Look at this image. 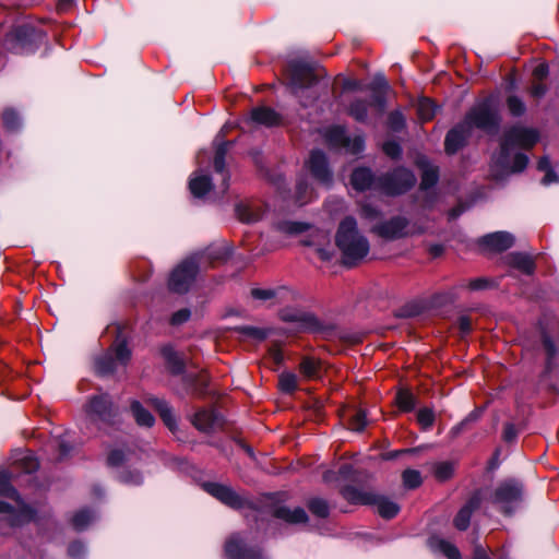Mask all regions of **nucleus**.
<instances>
[{
  "label": "nucleus",
  "mask_w": 559,
  "mask_h": 559,
  "mask_svg": "<svg viewBox=\"0 0 559 559\" xmlns=\"http://www.w3.org/2000/svg\"><path fill=\"white\" fill-rule=\"evenodd\" d=\"M514 243V236L508 231H495L480 237L477 245L484 253H498L508 250Z\"/></svg>",
  "instance_id": "nucleus-14"
},
{
  "label": "nucleus",
  "mask_w": 559,
  "mask_h": 559,
  "mask_svg": "<svg viewBox=\"0 0 559 559\" xmlns=\"http://www.w3.org/2000/svg\"><path fill=\"white\" fill-rule=\"evenodd\" d=\"M203 487L206 492L226 506L238 509L243 504V499L228 486L218 483H206Z\"/></svg>",
  "instance_id": "nucleus-18"
},
{
  "label": "nucleus",
  "mask_w": 559,
  "mask_h": 559,
  "mask_svg": "<svg viewBox=\"0 0 559 559\" xmlns=\"http://www.w3.org/2000/svg\"><path fill=\"white\" fill-rule=\"evenodd\" d=\"M275 295H276V292L274 289H269V288H253L251 290V296L254 299L263 300V301L274 298Z\"/></svg>",
  "instance_id": "nucleus-59"
},
{
  "label": "nucleus",
  "mask_w": 559,
  "mask_h": 559,
  "mask_svg": "<svg viewBox=\"0 0 559 559\" xmlns=\"http://www.w3.org/2000/svg\"><path fill=\"white\" fill-rule=\"evenodd\" d=\"M86 413L92 421L103 425L112 424L116 415L108 394L93 396L86 406Z\"/></svg>",
  "instance_id": "nucleus-13"
},
{
  "label": "nucleus",
  "mask_w": 559,
  "mask_h": 559,
  "mask_svg": "<svg viewBox=\"0 0 559 559\" xmlns=\"http://www.w3.org/2000/svg\"><path fill=\"white\" fill-rule=\"evenodd\" d=\"M417 420L423 428L428 429L435 421V414L430 408H420L417 413Z\"/></svg>",
  "instance_id": "nucleus-55"
},
{
  "label": "nucleus",
  "mask_w": 559,
  "mask_h": 559,
  "mask_svg": "<svg viewBox=\"0 0 559 559\" xmlns=\"http://www.w3.org/2000/svg\"><path fill=\"white\" fill-rule=\"evenodd\" d=\"M431 547L444 555L448 559H461L459 549L451 543L443 539L431 540Z\"/></svg>",
  "instance_id": "nucleus-38"
},
{
  "label": "nucleus",
  "mask_w": 559,
  "mask_h": 559,
  "mask_svg": "<svg viewBox=\"0 0 559 559\" xmlns=\"http://www.w3.org/2000/svg\"><path fill=\"white\" fill-rule=\"evenodd\" d=\"M457 326L462 336L467 335L472 331V321L468 317L462 316L457 319Z\"/></svg>",
  "instance_id": "nucleus-64"
},
{
  "label": "nucleus",
  "mask_w": 559,
  "mask_h": 559,
  "mask_svg": "<svg viewBox=\"0 0 559 559\" xmlns=\"http://www.w3.org/2000/svg\"><path fill=\"white\" fill-rule=\"evenodd\" d=\"M343 496L353 503L374 506L378 513L385 519L394 518L400 511V507L395 502L371 491L346 487L343 490Z\"/></svg>",
  "instance_id": "nucleus-6"
},
{
  "label": "nucleus",
  "mask_w": 559,
  "mask_h": 559,
  "mask_svg": "<svg viewBox=\"0 0 559 559\" xmlns=\"http://www.w3.org/2000/svg\"><path fill=\"white\" fill-rule=\"evenodd\" d=\"M190 310L189 309H180L177 312H175L171 317V324L174 325H180L185 322H187L190 318Z\"/></svg>",
  "instance_id": "nucleus-62"
},
{
  "label": "nucleus",
  "mask_w": 559,
  "mask_h": 559,
  "mask_svg": "<svg viewBox=\"0 0 559 559\" xmlns=\"http://www.w3.org/2000/svg\"><path fill=\"white\" fill-rule=\"evenodd\" d=\"M472 131L467 126H464L462 121L456 127L451 129L444 141L445 151L448 154L456 153L466 142V140L471 136Z\"/></svg>",
  "instance_id": "nucleus-19"
},
{
  "label": "nucleus",
  "mask_w": 559,
  "mask_h": 559,
  "mask_svg": "<svg viewBox=\"0 0 559 559\" xmlns=\"http://www.w3.org/2000/svg\"><path fill=\"white\" fill-rule=\"evenodd\" d=\"M324 138L329 145L333 147H344L347 135L342 127H331L325 129Z\"/></svg>",
  "instance_id": "nucleus-35"
},
{
  "label": "nucleus",
  "mask_w": 559,
  "mask_h": 559,
  "mask_svg": "<svg viewBox=\"0 0 559 559\" xmlns=\"http://www.w3.org/2000/svg\"><path fill=\"white\" fill-rule=\"evenodd\" d=\"M335 241L342 251L345 264H353L364 259L369 252V241L359 233L357 222L352 216L345 217L340 223Z\"/></svg>",
  "instance_id": "nucleus-2"
},
{
  "label": "nucleus",
  "mask_w": 559,
  "mask_h": 559,
  "mask_svg": "<svg viewBox=\"0 0 559 559\" xmlns=\"http://www.w3.org/2000/svg\"><path fill=\"white\" fill-rule=\"evenodd\" d=\"M96 520V514L87 509L80 510L72 519V525L76 531L85 530Z\"/></svg>",
  "instance_id": "nucleus-37"
},
{
  "label": "nucleus",
  "mask_w": 559,
  "mask_h": 559,
  "mask_svg": "<svg viewBox=\"0 0 559 559\" xmlns=\"http://www.w3.org/2000/svg\"><path fill=\"white\" fill-rule=\"evenodd\" d=\"M308 227V224L290 221H281L274 224L275 230L284 235H299L306 231Z\"/></svg>",
  "instance_id": "nucleus-36"
},
{
  "label": "nucleus",
  "mask_w": 559,
  "mask_h": 559,
  "mask_svg": "<svg viewBox=\"0 0 559 559\" xmlns=\"http://www.w3.org/2000/svg\"><path fill=\"white\" fill-rule=\"evenodd\" d=\"M543 345L547 355L545 374H549L558 367L557 348L550 336L545 333L543 335Z\"/></svg>",
  "instance_id": "nucleus-32"
},
{
  "label": "nucleus",
  "mask_w": 559,
  "mask_h": 559,
  "mask_svg": "<svg viewBox=\"0 0 559 559\" xmlns=\"http://www.w3.org/2000/svg\"><path fill=\"white\" fill-rule=\"evenodd\" d=\"M312 189L305 180H300L296 186V200L299 205H304L310 201Z\"/></svg>",
  "instance_id": "nucleus-45"
},
{
  "label": "nucleus",
  "mask_w": 559,
  "mask_h": 559,
  "mask_svg": "<svg viewBox=\"0 0 559 559\" xmlns=\"http://www.w3.org/2000/svg\"><path fill=\"white\" fill-rule=\"evenodd\" d=\"M395 401L399 408L403 412H411L416 405V399L414 394L407 390L399 391Z\"/></svg>",
  "instance_id": "nucleus-40"
},
{
  "label": "nucleus",
  "mask_w": 559,
  "mask_h": 559,
  "mask_svg": "<svg viewBox=\"0 0 559 559\" xmlns=\"http://www.w3.org/2000/svg\"><path fill=\"white\" fill-rule=\"evenodd\" d=\"M236 214L243 223H255L262 218L263 211L254 203H241L236 206Z\"/></svg>",
  "instance_id": "nucleus-27"
},
{
  "label": "nucleus",
  "mask_w": 559,
  "mask_h": 559,
  "mask_svg": "<svg viewBox=\"0 0 559 559\" xmlns=\"http://www.w3.org/2000/svg\"><path fill=\"white\" fill-rule=\"evenodd\" d=\"M162 354L173 373H181L183 371V359L177 352L174 350L173 347H164L162 349Z\"/></svg>",
  "instance_id": "nucleus-33"
},
{
  "label": "nucleus",
  "mask_w": 559,
  "mask_h": 559,
  "mask_svg": "<svg viewBox=\"0 0 559 559\" xmlns=\"http://www.w3.org/2000/svg\"><path fill=\"white\" fill-rule=\"evenodd\" d=\"M199 271V265L194 258L183 260L170 273L168 287L174 293H186L193 283Z\"/></svg>",
  "instance_id": "nucleus-9"
},
{
  "label": "nucleus",
  "mask_w": 559,
  "mask_h": 559,
  "mask_svg": "<svg viewBox=\"0 0 559 559\" xmlns=\"http://www.w3.org/2000/svg\"><path fill=\"white\" fill-rule=\"evenodd\" d=\"M383 151L391 158H399L402 153L401 146L394 141L385 142L383 144Z\"/></svg>",
  "instance_id": "nucleus-61"
},
{
  "label": "nucleus",
  "mask_w": 559,
  "mask_h": 559,
  "mask_svg": "<svg viewBox=\"0 0 559 559\" xmlns=\"http://www.w3.org/2000/svg\"><path fill=\"white\" fill-rule=\"evenodd\" d=\"M55 445L59 448V452H60L59 453V459H63L72 450V447L69 443V440H68L67 436H63V437H60V438L56 439L55 440Z\"/></svg>",
  "instance_id": "nucleus-60"
},
{
  "label": "nucleus",
  "mask_w": 559,
  "mask_h": 559,
  "mask_svg": "<svg viewBox=\"0 0 559 559\" xmlns=\"http://www.w3.org/2000/svg\"><path fill=\"white\" fill-rule=\"evenodd\" d=\"M307 166L312 176L322 185L330 186L333 175L329 167L325 154L320 150H313L310 153Z\"/></svg>",
  "instance_id": "nucleus-15"
},
{
  "label": "nucleus",
  "mask_w": 559,
  "mask_h": 559,
  "mask_svg": "<svg viewBox=\"0 0 559 559\" xmlns=\"http://www.w3.org/2000/svg\"><path fill=\"white\" fill-rule=\"evenodd\" d=\"M290 86L293 93L302 99L306 92L313 93V87L317 83V74L307 64L294 63L290 66Z\"/></svg>",
  "instance_id": "nucleus-10"
},
{
  "label": "nucleus",
  "mask_w": 559,
  "mask_h": 559,
  "mask_svg": "<svg viewBox=\"0 0 559 559\" xmlns=\"http://www.w3.org/2000/svg\"><path fill=\"white\" fill-rule=\"evenodd\" d=\"M299 371L302 378L307 380L318 379L321 376L320 360L311 357H305L299 365Z\"/></svg>",
  "instance_id": "nucleus-31"
},
{
  "label": "nucleus",
  "mask_w": 559,
  "mask_h": 559,
  "mask_svg": "<svg viewBox=\"0 0 559 559\" xmlns=\"http://www.w3.org/2000/svg\"><path fill=\"white\" fill-rule=\"evenodd\" d=\"M463 122L471 131L476 128L487 133L496 132L500 116L495 99L487 98L475 104L465 115Z\"/></svg>",
  "instance_id": "nucleus-4"
},
{
  "label": "nucleus",
  "mask_w": 559,
  "mask_h": 559,
  "mask_svg": "<svg viewBox=\"0 0 559 559\" xmlns=\"http://www.w3.org/2000/svg\"><path fill=\"white\" fill-rule=\"evenodd\" d=\"M521 499V484L513 479H509L498 485L491 501L497 504L504 514H511L518 508Z\"/></svg>",
  "instance_id": "nucleus-8"
},
{
  "label": "nucleus",
  "mask_w": 559,
  "mask_h": 559,
  "mask_svg": "<svg viewBox=\"0 0 559 559\" xmlns=\"http://www.w3.org/2000/svg\"><path fill=\"white\" fill-rule=\"evenodd\" d=\"M239 331L249 337H252L258 341H262L267 337L270 330L263 328H257L251 325H245L239 329Z\"/></svg>",
  "instance_id": "nucleus-47"
},
{
  "label": "nucleus",
  "mask_w": 559,
  "mask_h": 559,
  "mask_svg": "<svg viewBox=\"0 0 559 559\" xmlns=\"http://www.w3.org/2000/svg\"><path fill=\"white\" fill-rule=\"evenodd\" d=\"M415 182L414 174L401 167L379 177V190L388 195H397L406 192Z\"/></svg>",
  "instance_id": "nucleus-7"
},
{
  "label": "nucleus",
  "mask_w": 559,
  "mask_h": 559,
  "mask_svg": "<svg viewBox=\"0 0 559 559\" xmlns=\"http://www.w3.org/2000/svg\"><path fill=\"white\" fill-rule=\"evenodd\" d=\"M68 552L72 558L79 559L85 554V547L82 543L74 542L69 546Z\"/></svg>",
  "instance_id": "nucleus-63"
},
{
  "label": "nucleus",
  "mask_w": 559,
  "mask_h": 559,
  "mask_svg": "<svg viewBox=\"0 0 559 559\" xmlns=\"http://www.w3.org/2000/svg\"><path fill=\"white\" fill-rule=\"evenodd\" d=\"M417 114L423 121H428L433 118L436 114V106L429 98H421L417 104Z\"/></svg>",
  "instance_id": "nucleus-42"
},
{
  "label": "nucleus",
  "mask_w": 559,
  "mask_h": 559,
  "mask_svg": "<svg viewBox=\"0 0 559 559\" xmlns=\"http://www.w3.org/2000/svg\"><path fill=\"white\" fill-rule=\"evenodd\" d=\"M481 411L475 409L472 413H469L465 419H463L459 425L452 428L451 432L453 436H457L463 431L465 426L469 423L476 421L480 417Z\"/></svg>",
  "instance_id": "nucleus-57"
},
{
  "label": "nucleus",
  "mask_w": 559,
  "mask_h": 559,
  "mask_svg": "<svg viewBox=\"0 0 559 559\" xmlns=\"http://www.w3.org/2000/svg\"><path fill=\"white\" fill-rule=\"evenodd\" d=\"M309 509L317 516L325 518L329 515V506L322 499H312L309 502Z\"/></svg>",
  "instance_id": "nucleus-52"
},
{
  "label": "nucleus",
  "mask_w": 559,
  "mask_h": 559,
  "mask_svg": "<svg viewBox=\"0 0 559 559\" xmlns=\"http://www.w3.org/2000/svg\"><path fill=\"white\" fill-rule=\"evenodd\" d=\"M217 421L216 415L205 409L197 412L192 419L193 426L202 432H210L217 425Z\"/></svg>",
  "instance_id": "nucleus-29"
},
{
  "label": "nucleus",
  "mask_w": 559,
  "mask_h": 559,
  "mask_svg": "<svg viewBox=\"0 0 559 559\" xmlns=\"http://www.w3.org/2000/svg\"><path fill=\"white\" fill-rule=\"evenodd\" d=\"M130 355L131 353L126 342H117L111 348V352L106 353L96 360L95 368L97 373L106 376L114 372L118 364H127Z\"/></svg>",
  "instance_id": "nucleus-12"
},
{
  "label": "nucleus",
  "mask_w": 559,
  "mask_h": 559,
  "mask_svg": "<svg viewBox=\"0 0 559 559\" xmlns=\"http://www.w3.org/2000/svg\"><path fill=\"white\" fill-rule=\"evenodd\" d=\"M349 114L357 121H365L368 115V104L366 100L356 99L349 107Z\"/></svg>",
  "instance_id": "nucleus-43"
},
{
  "label": "nucleus",
  "mask_w": 559,
  "mask_h": 559,
  "mask_svg": "<svg viewBox=\"0 0 559 559\" xmlns=\"http://www.w3.org/2000/svg\"><path fill=\"white\" fill-rule=\"evenodd\" d=\"M274 515L290 524L305 523L308 520L306 511L300 507H296L294 509L278 507L276 508Z\"/></svg>",
  "instance_id": "nucleus-26"
},
{
  "label": "nucleus",
  "mask_w": 559,
  "mask_h": 559,
  "mask_svg": "<svg viewBox=\"0 0 559 559\" xmlns=\"http://www.w3.org/2000/svg\"><path fill=\"white\" fill-rule=\"evenodd\" d=\"M189 189L193 197L202 198L212 189L211 178L199 169L191 175Z\"/></svg>",
  "instance_id": "nucleus-23"
},
{
  "label": "nucleus",
  "mask_w": 559,
  "mask_h": 559,
  "mask_svg": "<svg viewBox=\"0 0 559 559\" xmlns=\"http://www.w3.org/2000/svg\"><path fill=\"white\" fill-rule=\"evenodd\" d=\"M148 402L159 413V416L162 417L165 425L171 431H174L177 428V423L173 414L171 407L168 405V403L158 397H151Z\"/></svg>",
  "instance_id": "nucleus-28"
},
{
  "label": "nucleus",
  "mask_w": 559,
  "mask_h": 559,
  "mask_svg": "<svg viewBox=\"0 0 559 559\" xmlns=\"http://www.w3.org/2000/svg\"><path fill=\"white\" fill-rule=\"evenodd\" d=\"M506 263L527 275L533 274L535 270L532 257L526 253L512 252L506 257Z\"/></svg>",
  "instance_id": "nucleus-24"
},
{
  "label": "nucleus",
  "mask_w": 559,
  "mask_h": 559,
  "mask_svg": "<svg viewBox=\"0 0 559 559\" xmlns=\"http://www.w3.org/2000/svg\"><path fill=\"white\" fill-rule=\"evenodd\" d=\"M132 415L139 426L152 427L155 423L153 415L146 411L140 402L133 401L131 403Z\"/></svg>",
  "instance_id": "nucleus-34"
},
{
  "label": "nucleus",
  "mask_w": 559,
  "mask_h": 559,
  "mask_svg": "<svg viewBox=\"0 0 559 559\" xmlns=\"http://www.w3.org/2000/svg\"><path fill=\"white\" fill-rule=\"evenodd\" d=\"M454 465L449 462H442L436 466L435 474L440 480L450 478L453 474Z\"/></svg>",
  "instance_id": "nucleus-56"
},
{
  "label": "nucleus",
  "mask_w": 559,
  "mask_h": 559,
  "mask_svg": "<svg viewBox=\"0 0 559 559\" xmlns=\"http://www.w3.org/2000/svg\"><path fill=\"white\" fill-rule=\"evenodd\" d=\"M278 388L283 393H294L297 390V376L293 372H282L278 376Z\"/></svg>",
  "instance_id": "nucleus-39"
},
{
  "label": "nucleus",
  "mask_w": 559,
  "mask_h": 559,
  "mask_svg": "<svg viewBox=\"0 0 559 559\" xmlns=\"http://www.w3.org/2000/svg\"><path fill=\"white\" fill-rule=\"evenodd\" d=\"M2 121L4 127L9 131H13L19 128L20 126V117L19 115L13 110H5L2 116Z\"/></svg>",
  "instance_id": "nucleus-54"
},
{
  "label": "nucleus",
  "mask_w": 559,
  "mask_h": 559,
  "mask_svg": "<svg viewBox=\"0 0 559 559\" xmlns=\"http://www.w3.org/2000/svg\"><path fill=\"white\" fill-rule=\"evenodd\" d=\"M438 181V169L432 165H426L423 169L420 189L428 190Z\"/></svg>",
  "instance_id": "nucleus-41"
},
{
  "label": "nucleus",
  "mask_w": 559,
  "mask_h": 559,
  "mask_svg": "<svg viewBox=\"0 0 559 559\" xmlns=\"http://www.w3.org/2000/svg\"><path fill=\"white\" fill-rule=\"evenodd\" d=\"M43 34L31 24L16 25L7 34L4 46L15 53L34 52L37 44L41 40Z\"/></svg>",
  "instance_id": "nucleus-5"
},
{
  "label": "nucleus",
  "mask_w": 559,
  "mask_h": 559,
  "mask_svg": "<svg viewBox=\"0 0 559 559\" xmlns=\"http://www.w3.org/2000/svg\"><path fill=\"white\" fill-rule=\"evenodd\" d=\"M480 497L478 495H474L466 504L460 509L454 518V526L457 530L465 531L468 527L472 514L480 507Z\"/></svg>",
  "instance_id": "nucleus-22"
},
{
  "label": "nucleus",
  "mask_w": 559,
  "mask_h": 559,
  "mask_svg": "<svg viewBox=\"0 0 559 559\" xmlns=\"http://www.w3.org/2000/svg\"><path fill=\"white\" fill-rule=\"evenodd\" d=\"M189 385L197 392V393H203L206 385H207V376L205 373H200L197 376L190 374L188 378Z\"/></svg>",
  "instance_id": "nucleus-49"
},
{
  "label": "nucleus",
  "mask_w": 559,
  "mask_h": 559,
  "mask_svg": "<svg viewBox=\"0 0 559 559\" xmlns=\"http://www.w3.org/2000/svg\"><path fill=\"white\" fill-rule=\"evenodd\" d=\"M367 425L366 414L364 411H352L349 414V428L353 431H361Z\"/></svg>",
  "instance_id": "nucleus-46"
},
{
  "label": "nucleus",
  "mask_w": 559,
  "mask_h": 559,
  "mask_svg": "<svg viewBox=\"0 0 559 559\" xmlns=\"http://www.w3.org/2000/svg\"><path fill=\"white\" fill-rule=\"evenodd\" d=\"M225 554L229 559H265L253 548H248L239 535H231L225 544Z\"/></svg>",
  "instance_id": "nucleus-17"
},
{
  "label": "nucleus",
  "mask_w": 559,
  "mask_h": 559,
  "mask_svg": "<svg viewBox=\"0 0 559 559\" xmlns=\"http://www.w3.org/2000/svg\"><path fill=\"white\" fill-rule=\"evenodd\" d=\"M539 139L535 129L514 126L507 130L500 142V153L496 157V165L509 173H520L528 164V157L524 153H514L515 150H528Z\"/></svg>",
  "instance_id": "nucleus-1"
},
{
  "label": "nucleus",
  "mask_w": 559,
  "mask_h": 559,
  "mask_svg": "<svg viewBox=\"0 0 559 559\" xmlns=\"http://www.w3.org/2000/svg\"><path fill=\"white\" fill-rule=\"evenodd\" d=\"M251 119L253 122L266 127L276 126L281 122V116L274 109L265 106L252 109Z\"/></svg>",
  "instance_id": "nucleus-25"
},
{
  "label": "nucleus",
  "mask_w": 559,
  "mask_h": 559,
  "mask_svg": "<svg viewBox=\"0 0 559 559\" xmlns=\"http://www.w3.org/2000/svg\"><path fill=\"white\" fill-rule=\"evenodd\" d=\"M509 111L515 116H522L525 112V105L518 96H510L507 100Z\"/></svg>",
  "instance_id": "nucleus-53"
},
{
  "label": "nucleus",
  "mask_w": 559,
  "mask_h": 559,
  "mask_svg": "<svg viewBox=\"0 0 559 559\" xmlns=\"http://www.w3.org/2000/svg\"><path fill=\"white\" fill-rule=\"evenodd\" d=\"M280 317L283 321L295 324L299 331H313L319 328L317 318L306 311L296 308H285Z\"/></svg>",
  "instance_id": "nucleus-16"
},
{
  "label": "nucleus",
  "mask_w": 559,
  "mask_h": 559,
  "mask_svg": "<svg viewBox=\"0 0 559 559\" xmlns=\"http://www.w3.org/2000/svg\"><path fill=\"white\" fill-rule=\"evenodd\" d=\"M402 478L404 486L408 489L417 488L423 481L420 473L416 469L404 471Z\"/></svg>",
  "instance_id": "nucleus-44"
},
{
  "label": "nucleus",
  "mask_w": 559,
  "mask_h": 559,
  "mask_svg": "<svg viewBox=\"0 0 559 559\" xmlns=\"http://www.w3.org/2000/svg\"><path fill=\"white\" fill-rule=\"evenodd\" d=\"M118 479L126 485H140L142 483V475L138 471L122 469L118 474Z\"/></svg>",
  "instance_id": "nucleus-48"
},
{
  "label": "nucleus",
  "mask_w": 559,
  "mask_h": 559,
  "mask_svg": "<svg viewBox=\"0 0 559 559\" xmlns=\"http://www.w3.org/2000/svg\"><path fill=\"white\" fill-rule=\"evenodd\" d=\"M350 183L357 191H366L368 189L379 190V178H374L369 168L360 167L353 171Z\"/></svg>",
  "instance_id": "nucleus-21"
},
{
  "label": "nucleus",
  "mask_w": 559,
  "mask_h": 559,
  "mask_svg": "<svg viewBox=\"0 0 559 559\" xmlns=\"http://www.w3.org/2000/svg\"><path fill=\"white\" fill-rule=\"evenodd\" d=\"M215 142L217 143V148L214 157V168L217 174L222 176V185L219 186V191L225 192L228 189V180L229 176L225 170V156L227 153L228 142H221V134L216 136Z\"/></svg>",
  "instance_id": "nucleus-20"
},
{
  "label": "nucleus",
  "mask_w": 559,
  "mask_h": 559,
  "mask_svg": "<svg viewBox=\"0 0 559 559\" xmlns=\"http://www.w3.org/2000/svg\"><path fill=\"white\" fill-rule=\"evenodd\" d=\"M389 127L393 131H400L405 126L404 116L400 111H393L389 116Z\"/></svg>",
  "instance_id": "nucleus-58"
},
{
  "label": "nucleus",
  "mask_w": 559,
  "mask_h": 559,
  "mask_svg": "<svg viewBox=\"0 0 559 559\" xmlns=\"http://www.w3.org/2000/svg\"><path fill=\"white\" fill-rule=\"evenodd\" d=\"M344 148L352 154H358L365 148V140L360 135H355L354 138L347 136Z\"/></svg>",
  "instance_id": "nucleus-50"
},
{
  "label": "nucleus",
  "mask_w": 559,
  "mask_h": 559,
  "mask_svg": "<svg viewBox=\"0 0 559 559\" xmlns=\"http://www.w3.org/2000/svg\"><path fill=\"white\" fill-rule=\"evenodd\" d=\"M372 92V98L374 104L380 110L385 107V94L390 90V86L383 75H377L373 83L370 86Z\"/></svg>",
  "instance_id": "nucleus-30"
},
{
  "label": "nucleus",
  "mask_w": 559,
  "mask_h": 559,
  "mask_svg": "<svg viewBox=\"0 0 559 559\" xmlns=\"http://www.w3.org/2000/svg\"><path fill=\"white\" fill-rule=\"evenodd\" d=\"M0 495L9 497L14 501V504L0 501V514H4V520L11 526L21 525L33 518V510L24 503L16 490L10 484L9 476L2 472L0 473Z\"/></svg>",
  "instance_id": "nucleus-3"
},
{
  "label": "nucleus",
  "mask_w": 559,
  "mask_h": 559,
  "mask_svg": "<svg viewBox=\"0 0 559 559\" xmlns=\"http://www.w3.org/2000/svg\"><path fill=\"white\" fill-rule=\"evenodd\" d=\"M129 460L130 457L128 453L119 449H114L110 451L107 462L108 465L111 467H120L123 462H127Z\"/></svg>",
  "instance_id": "nucleus-51"
},
{
  "label": "nucleus",
  "mask_w": 559,
  "mask_h": 559,
  "mask_svg": "<svg viewBox=\"0 0 559 559\" xmlns=\"http://www.w3.org/2000/svg\"><path fill=\"white\" fill-rule=\"evenodd\" d=\"M374 233L385 239H396L408 235L421 234L423 227H409L406 218L396 216L385 221L373 228Z\"/></svg>",
  "instance_id": "nucleus-11"
}]
</instances>
